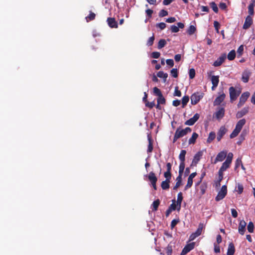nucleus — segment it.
I'll return each mask as SVG.
<instances>
[{
	"label": "nucleus",
	"mask_w": 255,
	"mask_h": 255,
	"mask_svg": "<svg viewBox=\"0 0 255 255\" xmlns=\"http://www.w3.org/2000/svg\"><path fill=\"white\" fill-rule=\"evenodd\" d=\"M229 94L231 102L235 101L238 97L240 95L241 91L237 90L235 88L231 87L229 89Z\"/></svg>",
	"instance_id": "obj_1"
},
{
	"label": "nucleus",
	"mask_w": 255,
	"mask_h": 255,
	"mask_svg": "<svg viewBox=\"0 0 255 255\" xmlns=\"http://www.w3.org/2000/svg\"><path fill=\"white\" fill-rule=\"evenodd\" d=\"M227 194V187L226 185H223L221 187V190L218 193L217 196L215 198L216 201H219L222 200L226 196Z\"/></svg>",
	"instance_id": "obj_2"
},
{
	"label": "nucleus",
	"mask_w": 255,
	"mask_h": 255,
	"mask_svg": "<svg viewBox=\"0 0 255 255\" xmlns=\"http://www.w3.org/2000/svg\"><path fill=\"white\" fill-rule=\"evenodd\" d=\"M202 93L196 92L193 94L191 96V103L193 105H196L203 98Z\"/></svg>",
	"instance_id": "obj_3"
},
{
	"label": "nucleus",
	"mask_w": 255,
	"mask_h": 255,
	"mask_svg": "<svg viewBox=\"0 0 255 255\" xmlns=\"http://www.w3.org/2000/svg\"><path fill=\"white\" fill-rule=\"evenodd\" d=\"M250 95V94L249 92H244L241 95L240 98V101L237 105L238 108H240L244 105Z\"/></svg>",
	"instance_id": "obj_4"
},
{
	"label": "nucleus",
	"mask_w": 255,
	"mask_h": 255,
	"mask_svg": "<svg viewBox=\"0 0 255 255\" xmlns=\"http://www.w3.org/2000/svg\"><path fill=\"white\" fill-rule=\"evenodd\" d=\"M203 228V225L202 224H200L199 225L198 228L196 231L195 233H192L189 237V241H193L197 237L199 236L202 231V229Z\"/></svg>",
	"instance_id": "obj_5"
},
{
	"label": "nucleus",
	"mask_w": 255,
	"mask_h": 255,
	"mask_svg": "<svg viewBox=\"0 0 255 255\" xmlns=\"http://www.w3.org/2000/svg\"><path fill=\"white\" fill-rule=\"evenodd\" d=\"M195 243L194 242H192L189 244H187L184 248L183 249L180 255H185L191 250H192L195 247Z\"/></svg>",
	"instance_id": "obj_6"
},
{
	"label": "nucleus",
	"mask_w": 255,
	"mask_h": 255,
	"mask_svg": "<svg viewBox=\"0 0 255 255\" xmlns=\"http://www.w3.org/2000/svg\"><path fill=\"white\" fill-rule=\"evenodd\" d=\"M191 128L189 127H187L185 129L179 130V128H177L175 131L176 134H177L178 137H182L184 135H186L188 133L190 132L191 131Z\"/></svg>",
	"instance_id": "obj_7"
},
{
	"label": "nucleus",
	"mask_w": 255,
	"mask_h": 255,
	"mask_svg": "<svg viewBox=\"0 0 255 255\" xmlns=\"http://www.w3.org/2000/svg\"><path fill=\"white\" fill-rule=\"evenodd\" d=\"M227 58L226 53L222 54L213 63V66L215 67L220 66L225 61Z\"/></svg>",
	"instance_id": "obj_8"
},
{
	"label": "nucleus",
	"mask_w": 255,
	"mask_h": 255,
	"mask_svg": "<svg viewBox=\"0 0 255 255\" xmlns=\"http://www.w3.org/2000/svg\"><path fill=\"white\" fill-rule=\"evenodd\" d=\"M199 118V114L196 113L194 115V116L192 118L186 121L185 123V125L188 126H192L198 120Z\"/></svg>",
	"instance_id": "obj_9"
},
{
	"label": "nucleus",
	"mask_w": 255,
	"mask_h": 255,
	"mask_svg": "<svg viewBox=\"0 0 255 255\" xmlns=\"http://www.w3.org/2000/svg\"><path fill=\"white\" fill-rule=\"evenodd\" d=\"M219 96H218L214 102V105H219L224 100L226 95L224 93L223 91L219 93Z\"/></svg>",
	"instance_id": "obj_10"
},
{
	"label": "nucleus",
	"mask_w": 255,
	"mask_h": 255,
	"mask_svg": "<svg viewBox=\"0 0 255 255\" xmlns=\"http://www.w3.org/2000/svg\"><path fill=\"white\" fill-rule=\"evenodd\" d=\"M227 131V129L225 126H222L220 127L217 132V139L218 141L221 140L223 136L226 133Z\"/></svg>",
	"instance_id": "obj_11"
},
{
	"label": "nucleus",
	"mask_w": 255,
	"mask_h": 255,
	"mask_svg": "<svg viewBox=\"0 0 255 255\" xmlns=\"http://www.w3.org/2000/svg\"><path fill=\"white\" fill-rule=\"evenodd\" d=\"M196 175H197L196 172H193V173H192L189 175V176L188 178L187 184L185 186V188H184L185 190H187L188 188H190L192 186V185L193 184V179L196 176Z\"/></svg>",
	"instance_id": "obj_12"
},
{
	"label": "nucleus",
	"mask_w": 255,
	"mask_h": 255,
	"mask_svg": "<svg viewBox=\"0 0 255 255\" xmlns=\"http://www.w3.org/2000/svg\"><path fill=\"white\" fill-rule=\"evenodd\" d=\"M108 25L112 28H117L118 27V22L115 18L108 17L107 20Z\"/></svg>",
	"instance_id": "obj_13"
},
{
	"label": "nucleus",
	"mask_w": 255,
	"mask_h": 255,
	"mask_svg": "<svg viewBox=\"0 0 255 255\" xmlns=\"http://www.w3.org/2000/svg\"><path fill=\"white\" fill-rule=\"evenodd\" d=\"M253 23L252 17L250 15L247 16L245 19V21L243 25V28L244 29H247L250 27Z\"/></svg>",
	"instance_id": "obj_14"
},
{
	"label": "nucleus",
	"mask_w": 255,
	"mask_h": 255,
	"mask_svg": "<svg viewBox=\"0 0 255 255\" xmlns=\"http://www.w3.org/2000/svg\"><path fill=\"white\" fill-rule=\"evenodd\" d=\"M227 152L224 151L220 152L217 155L214 164H216L218 161H222L226 157Z\"/></svg>",
	"instance_id": "obj_15"
},
{
	"label": "nucleus",
	"mask_w": 255,
	"mask_h": 255,
	"mask_svg": "<svg viewBox=\"0 0 255 255\" xmlns=\"http://www.w3.org/2000/svg\"><path fill=\"white\" fill-rule=\"evenodd\" d=\"M249 108L246 107L242 109L241 111H238L236 114V118L237 119H240L243 116L247 114L249 112Z\"/></svg>",
	"instance_id": "obj_16"
},
{
	"label": "nucleus",
	"mask_w": 255,
	"mask_h": 255,
	"mask_svg": "<svg viewBox=\"0 0 255 255\" xmlns=\"http://www.w3.org/2000/svg\"><path fill=\"white\" fill-rule=\"evenodd\" d=\"M246 225L247 223L244 220H242L240 221L239 225L238 231L239 233L241 235H243L245 234Z\"/></svg>",
	"instance_id": "obj_17"
},
{
	"label": "nucleus",
	"mask_w": 255,
	"mask_h": 255,
	"mask_svg": "<svg viewBox=\"0 0 255 255\" xmlns=\"http://www.w3.org/2000/svg\"><path fill=\"white\" fill-rule=\"evenodd\" d=\"M225 109L224 108H219L218 110L215 112V117L218 120L222 119L225 115Z\"/></svg>",
	"instance_id": "obj_18"
},
{
	"label": "nucleus",
	"mask_w": 255,
	"mask_h": 255,
	"mask_svg": "<svg viewBox=\"0 0 255 255\" xmlns=\"http://www.w3.org/2000/svg\"><path fill=\"white\" fill-rule=\"evenodd\" d=\"M251 73L249 70H245L242 74V80L244 83H247L249 81Z\"/></svg>",
	"instance_id": "obj_19"
},
{
	"label": "nucleus",
	"mask_w": 255,
	"mask_h": 255,
	"mask_svg": "<svg viewBox=\"0 0 255 255\" xmlns=\"http://www.w3.org/2000/svg\"><path fill=\"white\" fill-rule=\"evenodd\" d=\"M202 155L203 151H199L197 152L194 156V158L192 161V164H194L195 165H196L200 160Z\"/></svg>",
	"instance_id": "obj_20"
},
{
	"label": "nucleus",
	"mask_w": 255,
	"mask_h": 255,
	"mask_svg": "<svg viewBox=\"0 0 255 255\" xmlns=\"http://www.w3.org/2000/svg\"><path fill=\"white\" fill-rule=\"evenodd\" d=\"M219 76H212L211 77V82L213 85L212 89L214 90V88L218 86L219 82Z\"/></svg>",
	"instance_id": "obj_21"
},
{
	"label": "nucleus",
	"mask_w": 255,
	"mask_h": 255,
	"mask_svg": "<svg viewBox=\"0 0 255 255\" xmlns=\"http://www.w3.org/2000/svg\"><path fill=\"white\" fill-rule=\"evenodd\" d=\"M147 139L148 141V145L147 151L148 153H150L153 150V140L150 134L147 135Z\"/></svg>",
	"instance_id": "obj_22"
},
{
	"label": "nucleus",
	"mask_w": 255,
	"mask_h": 255,
	"mask_svg": "<svg viewBox=\"0 0 255 255\" xmlns=\"http://www.w3.org/2000/svg\"><path fill=\"white\" fill-rule=\"evenodd\" d=\"M183 200V196L182 192H180L178 193L177 195V199L176 203H177V205L178 206L177 211H180L181 207V203Z\"/></svg>",
	"instance_id": "obj_23"
},
{
	"label": "nucleus",
	"mask_w": 255,
	"mask_h": 255,
	"mask_svg": "<svg viewBox=\"0 0 255 255\" xmlns=\"http://www.w3.org/2000/svg\"><path fill=\"white\" fill-rule=\"evenodd\" d=\"M235 252V248L234 245L233 243H230L229 244L227 255H234Z\"/></svg>",
	"instance_id": "obj_24"
},
{
	"label": "nucleus",
	"mask_w": 255,
	"mask_h": 255,
	"mask_svg": "<svg viewBox=\"0 0 255 255\" xmlns=\"http://www.w3.org/2000/svg\"><path fill=\"white\" fill-rule=\"evenodd\" d=\"M148 179L150 181L151 184L156 183L157 178L156 177L155 174L152 171L150 172L148 175Z\"/></svg>",
	"instance_id": "obj_25"
},
{
	"label": "nucleus",
	"mask_w": 255,
	"mask_h": 255,
	"mask_svg": "<svg viewBox=\"0 0 255 255\" xmlns=\"http://www.w3.org/2000/svg\"><path fill=\"white\" fill-rule=\"evenodd\" d=\"M246 123V121L245 119H241L237 122L235 128L241 131Z\"/></svg>",
	"instance_id": "obj_26"
},
{
	"label": "nucleus",
	"mask_w": 255,
	"mask_h": 255,
	"mask_svg": "<svg viewBox=\"0 0 255 255\" xmlns=\"http://www.w3.org/2000/svg\"><path fill=\"white\" fill-rule=\"evenodd\" d=\"M198 137V134L196 132H193L192 136L189 138L188 143L189 144H194Z\"/></svg>",
	"instance_id": "obj_27"
},
{
	"label": "nucleus",
	"mask_w": 255,
	"mask_h": 255,
	"mask_svg": "<svg viewBox=\"0 0 255 255\" xmlns=\"http://www.w3.org/2000/svg\"><path fill=\"white\" fill-rule=\"evenodd\" d=\"M170 181L168 180H165L161 182V187L163 190H167L170 187Z\"/></svg>",
	"instance_id": "obj_28"
},
{
	"label": "nucleus",
	"mask_w": 255,
	"mask_h": 255,
	"mask_svg": "<svg viewBox=\"0 0 255 255\" xmlns=\"http://www.w3.org/2000/svg\"><path fill=\"white\" fill-rule=\"evenodd\" d=\"M160 201L159 199H157L153 201L151 205L152 211L153 212L156 211L158 209V206L160 204Z\"/></svg>",
	"instance_id": "obj_29"
},
{
	"label": "nucleus",
	"mask_w": 255,
	"mask_h": 255,
	"mask_svg": "<svg viewBox=\"0 0 255 255\" xmlns=\"http://www.w3.org/2000/svg\"><path fill=\"white\" fill-rule=\"evenodd\" d=\"M216 137L215 132L211 131L209 133L208 137L207 139V142L208 143H211Z\"/></svg>",
	"instance_id": "obj_30"
},
{
	"label": "nucleus",
	"mask_w": 255,
	"mask_h": 255,
	"mask_svg": "<svg viewBox=\"0 0 255 255\" xmlns=\"http://www.w3.org/2000/svg\"><path fill=\"white\" fill-rule=\"evenodd\" d=\"M207 188V186L206 183H203L201 184L200 186V193L201 195L205 194Z\"/></svg>",
	"instance_id": "obj_31"
},
{
	"label": "nucleus",
	"mask_w": 255,
	"mask_h": 255,
	"mask_svg": "<svg viewBox=\"0 0 255 255\" xmlns=\"http://www.w3.org/2000/svg\"><path fill=\"white\" fill-rule=\"evenodd\" d=\"M196 31V28L194 25H190L187 30V33L189 35H193Z\"/></svg>",
	"instance_id": "obj_32"
},
{
	"label": "nucleus",
	"mask_w": 255,
	"mask_h": 255,
	"mask_svg": "<svg viewBox=\"0 0 255 255\" xmlns=\"http://www.w3.org/2000/svg\"><path fill=\"white\" fill-rule=\"evenodd\" d=\"M167 43L165 39H161L159 40L158 43L157 48L159 49H160L164 47L166 45Z\"/></svg>",
	"instance_id": "obj_33"
},
{
	"label": "nucleus",
	"mask_w": 255,
	"mask_h": 255,
	"mask_svg": "<svg viewBox=\"0 0 255 255\" xmlns=\"http://www.w3.org/2000/svg\"><path fill=\"white\" fill-rule=\"evenodd\" d=\"M157 77L159 78H162L164 79V82L166 81V79L168 77L167 73H165L163 71H159L157 74Z\"/></svg>",
	"instance_id": "obj_34"
},
{
	"label": "nucleus",
	"mask_w": 255,
	"mask_h": 255,
	"mask_svg": "<svg viewBox=\"0 0 255 255\" xmlns=\"http://www.w3.org/2000/svg\"><path fill=\"white\" fill-rule=\"evenodd\" d=\"M236 57V52L234 50H231L228 54L227 58L229 60H233Z\"/></svg>",
	"instance_id": "obj_35"
},
{
	"label": "nucleus",
	"mask_w": 255,
	"mask_h": 255,
	"mask_svg": "<svg viewBox=\"0 0 255 255\" xmlns=\"http://www.w3.org/2000/svg\"><path fill=\"white\" fill-rule=\"evenodd\" d=\"M186 153V151L185 150H182L181 151L179 155V159L180 160V161H185Z\"/></svg>",
	"instance_id": "obj_36"
},
{
	"label": "nucleus",
	"mask_w": 255,
	"mask_h": 255,
	"mask_svg": "<svg viewBox=\"0 0 255 255\" xmlns=\"http://www.w3.org/2000/svg\"><path fill=\"white\" fill-rule=\"evenodd\" d=\"M231 164V163L225 161L223 163L220 169H222V170L226 171L228 168H229Z\"/></svg>",
	"instance_id": "obj_37"
},
{
	"label": "nucleus",
	"mask_w": 255,
	"mask_h": 255,
	"mask_svg": "<svg viewBox=\"0 0 255 255\" xmlns=\"http://www.w3.org/2000/svg\"><path fill=\"white\" fill-rule=\"evenodd\" d=\"M210 5L211 7L212 8L213 10L215 13H217L218 12L219 9H218V6L215 2L212 1V2H210Z\"/></svg>",
	"instance_id": "obj_38"
},
{
	"label": "nucleus",
	"mask_w": 255,
	"mask_h": 255,
	"mask_svg": "<svg viewBox=\"0 0 255 255\" xmlns=\"http://www.w3.org/2000/svg\"><path fill=\"white\" fill-rule=\"evenodd\" d=\"M254 6L253 3H250L248 6V12L250 16L254 14Z\"/></svg>",
	"instance_id": "obj_39"
},
{
	"label": "nucleus",
	"mask_w": 255,
	"mask_h": 255,
	"mask_svg": "<svg viewBox=\"0 0 255 255\" xmlns=\"http://www.w3.org/2000/svg\"><path fill=\"white\" fill-rule=\"evenodd\" d=\"M240 131H241L240 130H239V129H238L237 128H235L234 129V130L233 131V132L231 133V134L230 135V138H233L236 137L239 134V133L240 132Z\"/></svg>",
	"instance_id": "obj_40"
},
{
	"label": "nucleus",
	"mask_w": 255,
	"mask_h": 255,
	"mask_svg": "<svg viewBox=\"0 0 255 255\" xmlns=\"http://www.w3.org/2000/svg\"><path fill=\"white\" fill-rule=\"evenodd\" d=\"M96 15L94 13L90 11V14L88 16L86 17L87 21L88 22L89 21H91L94 20L95 18Z\"/></svg>",
	"instance_id": "obj_41"
},
{
	"label": "nucleus",
	"mask_w": 255,
	"mask_h": 255,
	"mask_svg": "<svg viewBox=\"0 0 255 255\" xmlns=\"http://www.w3.org/2000/svg\"><path fill=\"white\" fill-rule=\"evenodd\" d=\"M189 100V96H184L182 99V107L184 108L188 103Z\"/></svg>",
	"instance_id": "obj_42"
},
{
	"label": "nucleus",
	"mask_w": 255,
	"mask_h": 255,
	"mask_svg": "<svg viewBox=\"0 0 255 255\" xmlns=\"http://www.w3.org/2000/svg\"><path fill=\"white\" fill-rule=\"evenodd\" d=\"M153 94L155 96H158V97L162 95V94L160 90L156 87L153 88Z\"/></svg>",
	"instance_id": "obj_43"
},
{
	"label": "nucleus",
	"mask_w": 255,
	"mask_h": 255,
	"mask_svg": "<svg viewBox=\"0 0 255 255\" xmlns=\"http://www.w3.org/2000/svg\"><path fill=\"white\" fill-rule=\"evenodd\" d=\"M247 229L248 230V232L252 233L254 232V225L252 222H250L248 224Z\"/></svg>",
	"instance_id": "obj_44"
},
{
	"label": "nucleus",
	"mask_w": 255,
	"mask_h": 255,
	"mask_svg": "<svg viewBox=\"0 0 255 255\" xmlns=\"http://www.w3.org/2000/svg\"><path fill=\"white\" fill-rule=\"evenodd\" d=\"M172 203L170 205V206L168 208L172 210V211H174L176 209L177 210L178 206L177 205V203H176L175 200H172Z\"/></svg>",
	"instance_id": "obj_45"
},
{
	"label": "nucleus",
	"mask_w": 255,
	"mask_h": 255,
	"mask_svg": "<svg viewBox=\"0 0 255 255\" xmlns=\"http://www.w3.org/2000/svg\"><path fill=\"white\" fill-rule=\"evenodd\" d=\"M157 103L158 105L160 104H165L166 103V100L163 96V95H161L158 97L157 98Z\"/></svg>",
	"instance_id": "obj_46"
},
{
	"label": "nucleus",
	"mask_w": 255,
	"mask_h": 255,
	"mask_svg": "<svg viewBox=\"0 0 255 255\" xmlns=\"http://www.w3.org/2000/svg\"><path fill=\"white\" fill-rule=\"evenodd\" d=\"M185 169V161H180L179 167V173H183Z\"/></svg>",
	"instance_id": "obj_47"
},
{
	"label": "nucleus",
	"mask_w": 255,
	"mask_h": 255,
	"mask_svg": "<svg viewBox=\"0 0 255 255\" xmlns=\"http://www.w3.org/2000/svg\"><path fill=\"white\" fill-rule=\"evenodd\" d=\"M154 39H155L154 35L153 34L152 36L149 38V39H148V41L147 42L146 45L148 46H152L153 45V44Z\"/></svg>",
	"instance_id": "obj_48"
},
{
	"label": "nucleus",
	"mask_w": 255,
	"mask_h": 255,
	"mask_svg": "<svg viewBox=\"0 0 255 255\" xmlns=\"http://www.w3.org/2000/svg\"><path fill=\"white\" fill-rule=\"evenodd\" d=\"M167 255H171L172 254V247L170 245H168L165 249Z\"/></svg>",
	"instance_id": "obj_49"
},
{
	"label": "nucleus",
	"mask_w": 255,
	"mask_h": 255,
	"mask_svg": "<svg viewBox=\"0 0 255 255\" xmlns=\"http://www.w3.org/2000/svg\"><path fill=\"white\" fill-rule=\"evenodd\" d=\"M189 76L190 79H193L195 76V70L193 68H191L189 71Z\"/></svg>",
	"instance_id": "obj_50"
},
{
	"label": "nucleus",
	"mask_w": 255,
	"mask_h": 255,
	"mask_svg": "<svg viewBox=\"0 0 255 255\" xmlns=\"http://www.w3.org/2000/svg\"><path fill=\"white\" fill-rule=\"evenodd\" d=\"M214 26L217 33H219V28L220 27V24L217 21H214Z\"/></svg>",
	"instance_id": "obj_51"
},
{
	"label": "nucleus",
	"mask_w": 255,
	"mask_h": 255,
	"mask_svg": "<svg viewBox=\"0 0 255 255\" xmlns=\"http://www.w3.org/2000/svg\"><path fill=\"white\" fill-rule=\"evenodd\" d=\"M171 75L174 78H177L178 77V70L177 69L173 68L172 69L171 71Z\"/></svg>",
	"instance_id": "obj_52"
},
{
	"label": "nucleus",
	"mask_w": 255,
	"mask_h": 255,
	"mask_svg": "<svg viewBox=\"0 0 255 255\" xmlns=\"http://www.w3.org/2000/svg\"><path fill=\"white\" fill-rule=\"evenodd\" d=\"M237 192L239 194H241L243 193L244 190V187L242 184L238 183L237 185Z\"/></svg>",
	"instance_id": "obj_53"
},
{
	"label": "nucleus",
	"mask_w": 255,
	"mask_h": 255,
	"mask_svg": "<svg viewBox=\"0 0 255 255\" xmlns=\"http://www.w3.org/2000/svg\"><path fill=\"white\" fill-rule=\"evenodd\" d=\"M167 15H168V11L164 9L161 10L159 13V16L160 17L165 16Z\"/></svg>",
	"instance_id": "obj_54"
},
{
	"label": "nucleus",
	"mask_w": 255,
	"mask_h": 255,
	"mask_svg": "<svg viewBox=\"0 0 255 255\" xmlns=\"http://www.w3.org/2000/svg\"><path fill=\"white\" fill-rule=\"evenodd\" d=\"M164 176L166 178L165 180H170L171 178V172L166 171L164 173Z\"/></svg>",
	"instance_id": "obj_55"
},
{
	"label": "nucleus",
	"mask_w": 255,
	"mask_h": 255,
	"mask_svg": "<svg viewBox=\"0 0 255 255\" xmlns=\"http://www.w3.org/2000/svg\"><path fill=\"white\" fill-rule=\"evenodd\" d=\"M233 157V154L232 152H230L228 153L227 159L225 161L231 163Z\"/></svg>",
	"instance_id": "obj_56"
},
{
	"label": "nucleus",
	"mask_w": 255,
	"mask_h": 255,
	"mask_svg": "<svg viewBox=\"0 0 255 255\" xmlns=\"http://www.w3.org/2000/svg\"><path fill=\"white\" fill-rule=\"evenodd\" d=\"M144 104L146 107H148L150 109L152 108L155 106V103L153 101L149 102L147 101Z\"/></svg>",
	"instance_id": "obj_57"
},
{
	"label": "nucleus",
	"mask_w": 255,
	"mask_h": 255,
	"mask_svg": "<svg viewBox=\"0 0 255 255\" xmlns=\"http://www.w3.org/2000/svg\"><path fill=\"white\" fill-rule=\"evenodd\" d=\"M179 222V220L178 219H173L171 221V225H170L171 228L172 229H173Z\"/></svg>",
	"instance_id": "obj_58"
},
{
	"label": "nucleus",
	"mask_w": 255,
	"mask_h": 255,
	"mask_svg": "<svg viewBox=\"0 0 255 255\" xmlns=\"http://www.w3.org/2000/svg\"><path fill=\"white\" fill-rule=\"evenodd\" d=\"M174 96L181 97V92L180 90H178V87H176L175 88V91L174 93Z\"/></svg>",
	"instance_id": "obj_59"
},
{
	"label": "nucleus",
	"mask_w": 255,
	"mask_h": 255,
	"mask_svg": "<svg viewBox=\"0 0 255 255\" xmlns=\"http://www.w3.org/2000/svg\"><path fill=\"white\" fill-rule=\"evenodd\" d=\"M170 29L172 32L176 33L178 32L179 30L178 27L177 26H175L174 25H172L170 27Z\"/></svg>",
	"instance_id": "obj_60"
},
{
	"label": "nucleus",
	"mask_w": 255,
	"mask_h": 255,
	"mask_svg": "<svg viewBox=\"0 0 255 255\" xmlns=\"http://www.w3.org/2000/svg\"><path fill=\"white\" fill-rule=\"evenodd\" d=\"M244 51V46L243 45H240L237 49V53L240 55H242Z\"/></svg>",
	"instance_id": "obj_61"
},
{
	"label": "nucleus",
	"mask_w": 255,
	"mask_h": 255,
	"mask_svg": "<svg viewBox=\"0 0 255 255\" xmlns=\"http://www.w3.org/2000/svg\"><path fill=\"white\" fill-rule=\"evenodd\" d=\"M166 26V24L164 22H160L156 24V27H159L161 30L164 29Z\"/></svg>",
	"instance_id": "obj_62"
},
{
	"label": "nucleus",
	"mask_w": 255,
	"mask_h": 255,
	"mask_svg": "<svg viewBox=\"0 0 255 255\" xmlns=\"http://www.w3.org/2000/svg\"><path fill=\"white\" fill-rule=\"evenodd\" d=\"M160 53L159 52L155 51V52H153L151 53V57L152 58H155V59L158 58L160 57Z\"/></svg>",
	"instance_id": "obj_63"
},
{
	"label": "nucleus",
	"mask_w": 255,
	"mask_h": 255,
	"mask_svg": "<svg viewBox=\"0 0 255 255\" xmlns=\"http://www.w3.org/2000/svg\"><path fill=\"white\" fill-rule=\"evenodd\" d=\"M242 163L241 158H238L237 159L235 162V169L238 168L239 166Z\"/></svg>",
	"instance_id": "obj_64"
}]
</instances>
